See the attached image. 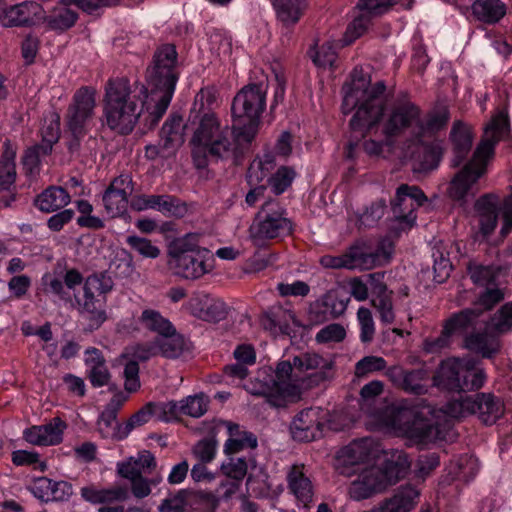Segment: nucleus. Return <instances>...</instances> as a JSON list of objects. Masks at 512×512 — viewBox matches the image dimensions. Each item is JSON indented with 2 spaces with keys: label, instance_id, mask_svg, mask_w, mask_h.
Wrapping results in <instances>:
<instances>
[{
  "label": "nucleus",
  "instance_id": "54",
  "mask_svg": "<svg viewBox=\"0 0 512 512\" xmlns=\"http://www.w3.org/2000/svg\"><path fill=\"white\" fill-rule=\"evenodd\" d=\"M387 363L383 357L380 356H365L360 359L355 365V375L363 377L367 374L381 371L386 369Z\"/></svg>",
  "mask_w": 512,
  "mask_h": 512
},
{
  "label": "nucleus",
  "instance_id": "56",
  "mask_svg": "<svg viewBox=\"0 0 512 512\" xmlns=\"http://www.w3.org/2000/svg\"><path fill=\"white\" fill-rule=\"evenodd\" d=\"M159 345L160 342H156V339L153 338V341L151 343H138L127 347L126 353L137 362L146 361L152 356L157 355Z\"/></svg>",
  "mask_w": 512,
  "mask_h": 512
},
{
  "label": "nucleus",
  "instance_id": "61",
  "mask_svg": "<svg viewBox=\"0 0 512 512\" xmlns=\"http://www.w3.org/2000/svg\"><path fill=\"white\" fill-rule=\"evenodd\" d=\"M433 258V269L435 273L434 280L438 283H442L449 277L452 270V264L449 258L445 257L443 252L439 249H436L433 252Z\"/></svg>",
  "mask_w": 512,
  "mask_h": 512
},
{
  "label": "nucleus",
  "instance_id": "20",
  "mask_svg": "<svg viewBox=\"0 0 512 512\" xmlns=\"http://www.w3.org/2000/svg\"><path fill=\"white\" fill-rule=\"evenodd\" d=\"M385 376L398 389L414 395H423L428 391L430 375L427 369H405L394 365L386 369Z\"/></svg>",
  "mask_w": 512,
  "mask_h": 512
},
{
  "label": "nucleus",
  "instance_id": "7",
  "mask_svg": "<svg viewBox=\"0 0 512 512\" xmlns=\"http://www.w3.org/2000/svg\"><path fill=\"white\" fill-rule=\"evenodd\" d=\"M168 265L186 279H198L214 268L211 252L200 247L198 234H186L168 245Z\"/></svg>",
  "mask_w": 512,
  "mask_h": 512
},
{
  "label": "nucleus",
  "instance_id": "25",
  "mask_svg": "<svg viewBox=\"0 0 512 512\" xmlns=\"http://www.w3.org/2000/svg\"><path fill=\"white\" fill-rule=\"evenodd\" d=\"M179 76L180 67L175 46H162V114L172 100Z\"/></svg>",
  "mask_w": 512,
  "mask_h": 512
},
{
  "label": "nucleus",
  "instance_id": "33",
  "mask_svg": "<svg viewBox=\"0 0 512 512\" xmlns=\"http://www.w3.org/2000/svg\"><path fill=\"white\" fill-rule=\"evenodd\" d=\"M221 425L227 429L229 435L224 445L226 455H232L246 448H256L257 438L253 433L242 430L238 424L233 422L222 421Z\"/></svg>",
  "mask_w": 512,
  "mask_h": 512
},
{
  "label": "nucleus",
  "instance_id": "30",
  "mask_svg": "<svg viewBox=\"0 0 512 512\" xmlns=\"http://www.w3.org/2000/svg\"><path fill=\"white\" fill-rule=\"evenodd\" d=\"M66 423L59 417H55L50 423L40 426H32L24 431V439L33 445L49 446L57 445L62 441Z\"/></svg>",
  "mask_w": 512,
  "mask_h": 512
},
{
  "label": "nucleus",
  "instance_id": "58",
  "mask_svg": "<svg viewBox=\"0 0 512 512\" xmlns=\"http://www.w3.org/2000/svg\"><path fill=\"white\" fill-rule=\"evenodd\" d=\"M346 336V330L344 326L338 323L329 324L323 327L316 334V341L318 343H336L344 340Z\"/></svg>",
  "mask_w": 512,
  "mask_h": 512
},
{
  "label": "nucleus",
  "instance_id": "34",
  "mask_svg": "<svg viewBox=\"0 0 512 512\" xmlns=\"http://www.w3.org/2000/svg\"><path fill=\"white\" fill-rule=\"evenodd\" d=\"M71 201L66 189L61 186H49L34 199V205L43 213H53L63 209Z\"/></svg>",
  "mask_w": 512,
  "mask_h": 512
},
{
  "label": "nucleus",
  "instance_id": "40",
  "mask_svg": "<svg viewBox=\"0 0 512 512\" xmlns=\"http://www.w3.org/2000/svg\"><path fill=\"white\" fill-rule=\"evenodd\" d=\"M474 16L481 22L495 24L506 14V5L500 0H478L473 3Z\"/></svg>",
  "mask_w": 512,
  "mask_h": 512
},
{
  "label": "nucleus",
  "instance_id": "60",
  "mask_svg": "<svg viewBox=\"0 0 512 512\" xmlns=\"http://www.w3.org/2000/svg\"><path fill=\"white\" fill-rule=\"evenodd\" d=\"M311 57L316 66L331 67L337 58L334 43L323 44L314 54H311Z\"/></svg>",
  "mask_w": 512,
  "mask_h": 512
},
{
  "label": "nucleus",
  "instance_id": "17",
  "mask_svg": "<svg viewBox=\"0 0 512 512\" xmlns=\"http://www.w3.org/2000/svg\"><path fill=\"white\" fill-rule=\"evenodd\" d=\"M96 91L91 87H81L73 96L67 111V125L71 134H85V125L94 114Z\"/></svg>",
  "mask_w": 512,
  "mask_h": 512
},
{
  "label": "nucleus",
  "instance_id": "4",
  "mask_svg": "<svg viewBox=\"0 0 512 512\" xmlns=\"http://www.w3.org/2000/svg\"><path fill=\"white\" fill-rule=\"evenodd\" d=\"M508 132V114L503 109L486 126L484 137L472 159L451 180L448 195L453 201L463 205L474 198L479 190L478 181L487 171V164L494 154L496 143Z\"/></svg>",
  "mask_w": 512,
  "mask_h": 512
},
{
  "label": "nucleus",
  "instance_id": "35",
  "mask_svg": "<svg viewBox=\"0 0 512 512\" xmlns=\"http://www.w3.org/2000/svg\"><path fill=\"white\" fill-rule=\"evenodd\" d=\"M129 334L142 333L144 336L154 334L156 342H160V312L152 308H144L141 314L125 326Z\"/></svg>",
  "mask_w": 512,
  "mask_h": 512
},
{
  "label": "nucleus",
  "instance_id": "18",
  "mask_svg": "<svg viewBox=\"0 0 512 512\" xmlns=\"http://www.w3.org/2000/svg\"><path fill=\"white\" fill-rule=\"evenodd\" d=\"M427 200L424 193L416 186L401 185L396 192L392 204L395 218L403 228H410L415 224L414 211Z\"/></svg>",
  "mask_w": 512,
  "mask_h": 512
},
{
  "label": "nucleus",
  "instance_id": "3",
  "mask_svg": "<svg viewBox=\"0 0 512 512\" xmlns=\"http://www.w3.org/2000/svg\"><path fill=\"white\" fill-rule=\"evenodd\" d=\"M332 369L331 359L305 352L293 357L292 362H278L275 369L260 368L243 387L252 395L264 396L272 406L284 407L300 400L305 391L328 380Z\"/></svg>",
  "mask_w": 512,
  "mask_h": 512
},
{
  "label": "nucleus",
  "instance_id": "22",
  "mask_svg": "<svg viewBox=\"0 0 512 512\" xmlns=\"http://www.w3.org/2000/svg\"><path fill=\"white\" fill-rule=\"evenodd\" d=\"M353 475L355 478L347 488V494L351 500H366L387 489L378 473L376 464L364 467Z\"/></svg>",
  "mask_w": 512,
  "mask_h": 512
},
{
  "label": "nucleus",
  "instance_id": "36",
  "mask_svg": "<svg viewBox=\"0 0 512 512\" xmlns=\"http://www.w3.org/2000/svg\"><path fill=\"white\" fill-rule=\"evenodd\" d=\"M450 138L454 154L452 165L457 167L464 161L470 152L473 139L472 130L468 125L461 121H457L452 127Z\"/></svg>",
  "mask_w": 512,
  "mask_h": 512
},
{
  "label": "nucleus",
  "instance_id": "26",
  "mask_svg": "<svg viewBox=\"0 0 512 512\" xmlns=\"http://www.w3.org/2000/svg\"><path fill=\"white\" fill-rule=\"evenodd\" d=\"M44 18V10L36 1H23L7 6L4 4L2 24L5 27H26Z\"/></svg>",
  "mask_w": 512,
  "mask_h": 512
},
{
  "label": "nucleus",
  "instance_id": "42",
  "mask_svg": "<svg viewBox=\"0 0 512 512\" xmlns=\"http://www.w3.org/2000/svg\"><path fill=\"white\" fill-rule=\"evenodd\" d=\"M480 465L478 459L473 455H464L452 461L448 466V475L452 480L468 482L477 475Z\"/></svg>",
  "mask_w": 512,
  "mask_h": 512
},
{
  "label": "nucleus",
  "instance_id": "11",
  "mask_svg": "<svg viewBox=\"0 0 512 512\" xmlns=\"http://www.w3.org/2000/svg\"><path fill=\"white\" fill-rule=\"evenodd\" d=\"M391 253L392 243L390 241H384L381 248L375 252L364 243H356L342 255L322 256L320 264L331 269L370 270L387 260Z\"/></svg>",
  "mask_w": 512,
  "mask_h": 512
},
{
  "label": "nucleus",
  "instance_id": "27",
  "mask_svg": "<svg viewBox=\"0 0 512 512\" xmlns=\"http://www.w3.org/2000/svg\"><path fill=\"white\" fill-rule=\"evenodd\" d=\"M430 138H422L409 144L403 150V157L413 161V169L417 172H426L435 169L441 158L437 147L429 145Z\"/></svg>",
  "mask_w": 512,
  "mask_h": 512
},
{
  "label": "nucleus",
  "instance_id": "48",
  "mask_svg": "<svg viewBox=\"0 0 512 512\" xmlns=\"http://www.w3.org/2000/svg\"><path fill=\"white\" fill-rule=\"evenodd\" d=\"M158 408L159 405L155 402L145 404L124 423L120 437H127L135 427L148 423L156 414Z\"/></svg>",
  "mask_w": 512,
  "mask_h": 512
},
{
  "label": "nucleus",
  "instance_id": "44",
  "mask_svg": "<svg viewBox=\"0 0 512 512\" xmlns=\"http://www.w3.org/2000/svg\"><path fill=\"white\" fill-rule=\"evenodd\" d=\"M81 496L90 503L100 504L126 500L129 496V492L127 488L121 486L100 490L93 486H88L81 489Z\"/></svg>",
  "mask_w": 512,
  "mask_h": 512
},
{
  "label": "nucleus",
  "instance_id": "47",
  "mask_svg": "<svg viewBox=\"0 0 512 512\" xmlns=\"http://www.w3.org/2000/svg\"><path fill=\"white\" fill-rule=\"evenodd\" d=\"M369 13L370 12L363 10L348 24L343 38L341 39L342 46L352 44L356 39L366 33L371 22Z\"/></svg>",
  "mask_w": 512,
  "mask_h": 512
},
{
  "label": "nucleus",
  "instance_id": "45",
  "mask_svg": "<svg viewBox=\"0 0 512 512\" xmlns=\"http://www.w3.org/2000/svg\"><path fill=\"white\" fill-rule=\"evenodd\" d=\"M278 19L286 26L299 21L306 9V0H274L273 2Z\"/></svg>",
  "mask_w": 512,
  "mask_h": 512
},
{
  "label": "nucleus",
  "instance_id": "2",
  "mask_svg": "<svg viewBox=\"0 0 512 512\" xmlns=\"http://www.w3.org/2000/svg\"><path fill=\"white\" fill-rule=\"evenodd\" d=\"M266 88L249 85L242 88L232 103L233 129L223 125L212 112L203 113L190 140L192 159L197 168H205L211 159H226L255 137L259 119L266 107Z\"/></svg>",
  "mask_w": 512,
  "mask_h": 512
},
{
  "label": "nucleus",
  "instance_id": "12",
  "mask_svg": "<svg viewBox=\"0 0 512 512\" xmlns=\"http://www.w3.org/2000/svg\"><path fill=\"white\" fill-rule=\"evenodd\" d=\"M444 413L451 418L476 414L486 425L494 424L504 414L503 402L490 393L460 396L445 405Z\"/></svg>",
  "mask_w": 512,
  "mask_h": 512
},
{
  "label": "nucleus",
  "instance_id": "16",
  "mask_svg": "<svg viewBox=\"0 0 512 512\" xmlns=\"http://www.w3.org/2000/svg\"><path fill=\"white\" fill-rule=\"evenodd\" d=\"M327 418L328 411L320 407H310L301 410L291 423L292 437L297 441L303 442L317 439L323 433Z\"/></svg>",
  "mask_w": 512,
  "mask_h": 512
},
{
  "label": "nucleus",
  "instance_id": "53",
  "mask_svg": "<svg viewBox=\"0 0 512 512\" xmlns=\"http://www.w3.org/2000/svg\"><path fill=\"white\" fill-rule=\"evenodd\" d=\"M295 171L289 167H280L277 172L268 179V183L274 194L283 193L295 178Z\"/></svg>",
  "mask_w": 512,
  "mask_h": 512
},
{
  "label": "nucleus",
  "instance_id": "52",
  "mask_svg": "<svg viewBox=\"0 0 512 512\" xmlns=\"http://www.w3.org/2000/svg\"><path fill=\"white\" fill-rule=\"evenodd\" d=\"M162 133L167 135L165 146H178L183 142L182 117L172 116L162 126Z\"/></svg>",
  "mask_w": 512,
  "mask_h": 512
},
{
  "label": "nucleus",
  "instance_id": "55",
  "mask_svg": "<svg viewBox=\"0 0 512 512\" xmlns=\"http://www.w3.org/2000/svg\"><path fill=\"white\" fill-rule=\"evenodd\" d=\"M194 498V493L180 491L162 502V512H183Z\"/></svg>",
  "mask_w": 512,
  "mask_h": 512
},
{
  "label": "nucleus",
  "instance_id": "46",
  "mask_svg": "<svg viewBox=\"0 0 512 512\" xmlns=\"http://www.w3.org/2000/svg\"><path fill=\"white\" fill-rule=\"evenodd\" d=\"M296 322L295 315L290 310L278 308L266 314L263 325L273 333H288L292 323Z\"/></svg>",
  "mask_w": 512,
  "mask_h": 512
},
{
  "label": "nucleus",
  "instance_id": "13",
  "mask_svg": "<svg viewBox=\"0 0 512 512\" xmlns=\"http://www.w3.org/2000/svg\"><path fill=\"white\" fill-rule=\"evenodd\" d=\"M380 453L381 446L374 439L354 440L337 452L335 468L340 474L351 477L358 470L376 464Z\"/></svg>",
  "mask_w": 512,
  "mask_h": 512
},
{
  "label": "nucleus",
  "instance_id": "57",
  "mask_svg": "<svg viewBox=\"0 0 512 512\" xmlns=\"http://www.w3.org/2000/svg\"><path fill=\"white\" fill-rule=\"evenodd\" d=\"M357 319L360 325V339L370 342L375 334V324L371 311L366 307H360L357 311Z\"/></svg>",
  "mask_w": 512,
  "mask_h": 512
},
{
  "label": "nucleus",
  "instance_id": "24",
  "mask_svg": "<svg viewBox=\"0 0 512 512\" xmlns=\"http://www.w3.org/2000/svg\"><path fill=\"white\" fill-rule=\"evenodd\" d=\"M370 281V303L376 310L382 324L389 325L395 321V311L392 302L393 291L384 282L385 274L371 273L367 276Z\"/></svg>",
  "mask_w": 512,
  "mask_h": 512
},
{
  "label": "nucleus",
  "instance_id": "39",
  "mask_svg": "<svg viewBox=\"0 0 512 512\" xmlns=\"http://www.w3.org/2000/svg\"><path fill=\"white\" fill-rule=\"evenodd\" d=\"M88 357L85 359L86 365L90 367L88 378L94 387H102L109 383L110 373L105 365V359L97 348H88L86 350Z\"/></svg>",
  "mask_w": 512,
  "mask_h": 512
},
{
  "label": "nucleus",
  "instance_id": "50",
  "mask_svg": "<svg viewBox=\"0 0 512 512\" xmlns=\"http://www.w3.org/2000/svg\"><path fill=\"white\" fill-rule=\"evenodd\" d=\"M487 324L499 335L512 332V302L501 306Z\"/></svg>",
  "mask_w": 512,
  "mask_h": 512
},
{
  "label": "nucleus",
  "instance_id": "21",
  "mask_svg": "<svg viewBox=\"0 0 512 512\" xmlns=\"http://www.w3.org/2000/svg\"><path fill=\"white\" fill-rule=\"evenodd\" d=\"M378 473L386 488L395 485L406 477L411 468V461L402 450L383 451L376 461Z\"/></svg>",
  "mask_w": 512,
  "mask_h": 512
},
{
  "label": "nucleus",
  "instance_id": "10",
  "mask_svg": "<svg viewBox=\"0 0 512 512\" xmlns=\"http://www.w3.org/2000/svg\"><path fill=\"white\" fill-rule=\"evenodd\" d=\"M291 232L292 223L284 209L276 201H267L249 228V238L256 247H264L268 241L286 237Z\"/></svg>",
  "mask_w": 512,
  "mask_h": 512
},
{
  "label": "nucleus",
  "instance_id": "38",
  "mask_svg": "<svg viewBox=\"0 0 512 512\" xmlns=\"http://www.w3.org/2000/svg\"><path fill=\"white\" fill-rule=\"evenodd\" d=\"M187 349L184 337L176 332L171 322L162 318V357L178 358Z\"/></svg>",
  "mask_w": 512,
  "mask_h": 512
},
{
  "label": "nucleus",
  "instance_id": "5",
  "mask_svg": "<svg viewBox=\"0 0 512 512\" xmlns=\"http://www.w3.org/2000/svg\"><path fill=\"white\" fill-rule=\"evenodd\" d=\"M365 425L368 429L402 436L421 445L445 437L439 426L420 417L417 408L410 405L407 400L388 406L382 411H367Z\"/></svg>",
  "mask_w": 512,
  "mask_h": 512
},
{
  "label": "nucleus",
  "instance_id": "63",
  "mask_svg": "<svg viewBox=\"0 0 512 512\" xmlns=\"http://www.w3.org/2000/svg\"><path fill=\"white\" fill-rule=\"evenodd\" d=\"M127 243L144 257L156 258L159 254V249L146 238L135 235L128 236Z\"/></svg>",
  "mask_w": 512,
  "mask_h": 512
},
{
  "label": "nucleus",
  "instance_id": "29",
  "mask_svg": "<svg viewBox=\"0 0 512 512\" xmlns=\"http://www.w3.org/2000/svg\"><path fill=\"white\" fill-rule=\"evenodd\" d=\"M191 313L204 321L218 322L227 315V305L218 298L206 294L193 296L188 303Z\"/></svg>",
  "mask_w": 512,
  "mask_h": 512
},
{
  "label": "nucleus",
  "instance_id": "59",
  "mask_svg": "<svg viewBox=\"0 0 512 512\" xmlns=\"http://www.w3.org/2000/svg\"><path fill=\"white\" fill-rule=\"evenodd\" d=\"M208 407V399L204 395L189 396L181 405L182 412L191 417H201Z\"/></svg>",
  "mask_w": 512,
  "mask_h": 512
},
{
  "label": "nucleus",
  "instance_id": "41",
  "mask_svg": "<svg viewBox=\"0 0 512 512\" xmlns=\"http://www.w3.org/2000/svg\"><path fill=\"white\" fill-rule=\"evenodd\" d=\"M481 311L477 308H467L448 318L444 327L449 331L452 338L456 335L463 334L468 328L477 324Z\"/></svg>",
  "mask_w": 512,
  "mask_h": 512
},
{
  "label": "nucleus",
  "instance_id": "1",
  "mask_svg": "<svg viewBox=\"0 0 512 512\" xmlns=\"http://www.w3.org/2000/svg\"><path fill=\"white\" fill-rule=\"evenodd\" d=\"M385 103L384 83L378 81L372 84L368 74L355 69L350 81L343 87L342 102L344 114L355 111L350 121L352 130L371 133L381 126L386 138L405 136L412 143L422 138H432L449 119L448 109L444 105L435 107L422 117L420 108L408 99L398 100L386 113Z\"/></svg>",
  "mask_w": 512,
  "mask_h": 512
},
{
  "label": "nucleus",
  "instance_id": "23",
  "mask_svg": "<svg viewBox=\"0 0 512 512\" xmlns=\"http://www.w3.org/2000/svg\"><path fill=\"white\" fill-rule=\"evenodd\" d=\"M134 190L132 178L128 174H122L113 179L102 196V201L107 214L114 218L124 214L127 210L128 197Z\"/></svg>",
  "mask_w": 512,
  "mask_h": 512
},
{
  "label": "nucleus",
  "instance_id": "49",
  "mask_svg": "<svg viewBox=\"0 0 512 512\" xmlns=\"http://www.w3.org/2000/svg\"><path fill=\"white\" fill-rule=\"evenodd\" d=\"M117 416L110 414L106 411H102L100 414L97 427L98 432L101 434L103 438H111L117 441L123 440L126 437H120L122 432V426L124 423H117Z\"/></svg>",
  "mask_w": 512,
  "mask_h": 512
},
{
  "label": "nucleus",
  "instance_id": "28",
  "mask_svg": "<svg viewBox=\"0 0 512 512\" xmlns=\"http://www.w3.org/2000/svg\"><path fill=\"white\" fill-rule=\"evenodd\" d=\"M499 336L487 324L483 331L468 334L464 339V346L481 357L490 359L501 350L502 344Z\"/></svg>",
  "mask_w": 512,
  "mask_h": 512
},
{
  "label": "nucleus",
  "instance_id": "31",
  "mask_svg": "<svg viewBox=\"0 0 512 512\" xmlns=\"http://www.w3.org/2000/svg\"><path fill=\"white\" fill-rule=\"evenodd\" d=\"M44 284L48 287V291L55 294L60 300L65 303L72 302V293L76 287L81 284L84 285L85 279L82 274L75 268L67 269L62 279L45 275L43 278Z\"/></svg>",
  "mask_w": 512,
  "mask_h": 512
},
{
  "label": "nucleus",
  "instance_id": "9",
  "mask_svg": "<svg viewBox=\"0 0 512 512\" xmlns=\"http://www.w3.org/2000/svg\"><path fill=\"white\" fill-rule=\"evenodd\" d=\"M114 281L107 271L85 278L83 296L75 297L78 311L88 320L87 330H97L106 320V295L113 290Z\"/></svg>",
  "mask_w": 512,
  "mask_h": 512
},
{
  "label": "nucleus",
  "instance_id": "51",
  "mask_svg": "<svg viewBox=\"0 0 512 512\" xmlns=\"http://www.w3.org/2000/svg\"><path fill=\"white\" fill-rule=\"evenodd\" d=\"M227 456V459L221 464L222 473L230 479L241 481L245 477L248 469L245 458L233 457L231 455Z\"/></svg>",
  "mask_w": 512,
  "mask_h": 512
},
{
  "label": "nucleus",
  "instance_id": "32",
  "mask_svg": "<svg viewBox=\"0 0 512 512\" xmlns=\"http://www.w3.org/2000/svg\"><path fill=\"white\" fill-rule=\"evenodd\" d=\"M273 161L271 156L266 155L263 159H255L247 173V179L250 186H255L246 195V203L253 206L260 198L264 196L266 187L260 184L270 173Z\"/></svg>",
  "mask_w": 512,
  "mask_h": 512
},
{
  "label": "nucleus",
  "instance_id": "6",
  "mask_svg": "<svg viewBox=\"0 0 512 512\" xmlns=\"http://www.w3.org/2000/svg\"><path fill=\"white\" fill-rule=\"evenodd\" d=\"M131 93L126 77L109 79L105 85L104 118L107 126L121 135L132 132L141 114Z\"/></svg>",
  "mask_w": 512,
  "mask_h": 512
},
{
  "label": "nucleus",
  "instance_id": "64",
  "mask_svg": "<svg viewBox=\"0 0 512 512\" xmlns=\"http://www.w3.org/2000/svg\"><path fill=\"white\" fill-rule=\"evenodd\" d=\"M217 443L212 439H204L199 441L193 452L195 456L203 463L211 462L216 455Z\"/></svg>",
  "mask_w": 512,
  "mask_h": 512
},
{
  "label": "nucleus",
  "instance_id": "15",
  "mask_svg": "<svg viewBox=\"0 0 512 512\" xmlns=\"http://www.w3.org/2000/svg\"><path fill=\"white\" fill-rule=\"evenodd\" d=\"M491 200V196H484L476 203V209L479 213L480 232L485 237L490 235L496 228L498 214L500 213L503 218L501 233L502 235H507L512 230V196L504 199L499 211Z\"/></svg>",
  "mask_w": 512,
  "mask_h": 512
},
{
  "label": "nucleus",
  "instance_id": "14",
  "mask_svg": "<svg viewBox=\"0 0 512 512\" xmlns=\"http://www.w3.org/2000/svg\"><path fill=\"white\" fill-rule=\"evenodd\" d=\"M157 466L154 455L148 451H140L136 457H129L127 460L117 464L119 476L127 479L131 483V491L136 498H145L151 492V484L154 481L147 479Z\"/></svg>",
  "mask_w": 512,
  "mask_h": 512
},
{
  "label": "nucleus",
  "instance_id": "37",
  "mask_svg": "<svg viewBox=\"0 0 512 512\" xmlns=\"http://www.w3.org/2000/svg\"><path fill=\"white\" fill-rule=\"evenodd\" d=\"M288 486L297 500L307 506L313 498V486L309 477L304 473V467L294 465L290 469L288 476Z\"/></svg>",
  "mask_w": 512,
  "mask_h": 512
},
{
  "label": "nucleus",
  "instance_id": "43",
  "mask_svg": "<svg viewBox=\"0 0 512 512\" xmlns=\"http://www.w3.org/2000/svg\"><path fill=\"white\" fill-rule=\"evenodd\" d=\"M78 14L70 9L66 3L55 7L49 15L42 18L51 30L63 32L70 29L76 23Z\"/></svg>",
  "mask_w": 512,
  "mask_h": 512
},
{
  "label": "nucleus",
  "instance_id": "8",
  "mask_svg": "<svg viewBox=\"0 0 512 512\" xmlns=\"http://www.w3.org/2000/svg\"><path fill=\"white\" fill-rule=\"evenodd\" d=\"M473 357L448 358L441 362L434 383L436 386L452 390H477L483 387L487 375Z\"/></svg>",
  "mask_w": 512,
  "mask_h": 512
},
{
  "label": "nucleus",
  "instance_id": "19",
  "mask_svg": "<svg viewBox=\"0 0 512 512\" xmlns=\"http://www.w3.org/2000/svg\"><path fill=\"white\" fill-rule=\"evenodd\" d=\"M160 89V49L158 48L153 55V65L146 70L145 84L141 87V95H143L142 106L149 109L150 102H154L153 111L146 120L145 126L149 130L154 129L160 120V97L158 92Z\"/></svg>",
  "mask_w": 512,
  "mask_h": 512
},
{
  "label": "nucleus",
  "instance_id": "62",
  "mask_svg": "<svg viewBox=\"0 0 512 512\" xmlns=\"http://www.w3.org/2000/svg\"><path fill=\"white\" fill-rule=\"evenodd\" d=\"M452 336L449 331L443 326L441 334L437 337L426 338L423 342V349L427 353H437L441 350L448 348L452 343Z\"/></svg>",
  "mask_w": 512,
  "mask_h": 512
}]
</instances>
